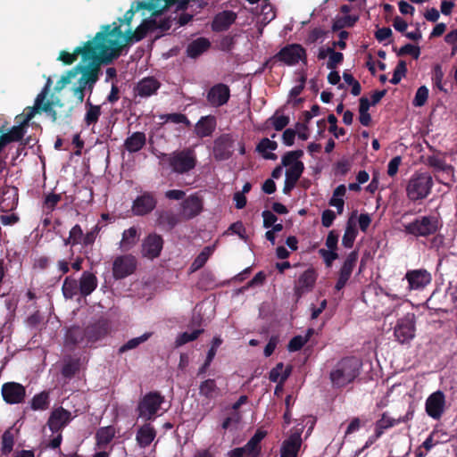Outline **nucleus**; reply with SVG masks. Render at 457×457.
<instances>
[{
	"mask_svg": "<svg viewBox=\"0 0 457 457\" xmlns=\"http://www.w3.org/2000/svg\"><path fill=\"white\" fill-rule=\"evenodd\" d=\"M106 32H97L93 39L87 41L82 46L76 47L72 53L61 51L58 60L64 65L72 64L81 55L83 62L88 60L98 61V62L110 63L117 59L118 43L116 41H105Z\"/></svg>",
	"mask_w": 457,
	"mask_h": 457,
	"instance_id": "obj_1",
	"label": "nucleus"
},
{
	"mask_svg": "<svg viewBox=\"0 0 457 457\" xmlns=\"http://www.w3.org/2000/svg\"><path fill=\"white\" fill-rule=\"evenodd\" d=\"M111 332L110 321L101 317L94 322L89 323L86 328L72 326L66 331L64 344L70 349L76 346L82 348L92 347L95 343L104 339Z\"/></svg>",
	"mask_w": 457,
	"mask_h": 457,
	"instance_id": "obj_2",
	"label": "nucleus"
},
{
	"mask_svg": "<svg viewBox=\"0 0 457 457\" xmlns=\"http://www.w3.org/2000/svg\"><path fill=\"white\" fill-rule=\"evenodd\" d=\"M155 25V19L151 17L145 19L134 31L129 29L126 32H123L120 25H117L116 22H113L112 25H104L100 32H106L105 41H116L118 43V58L126 45L139 42L147 33L154 31Z\"/></svg>",
	"mask_w": 457,
	"mask_h": 457,
	"instance_id": "obj_3",
	"label": "nucleus"
},
{
	"mask_svg": "<svg viewBox=\"0 0 457 457\" xmlns=\"http://www.w3.org/2000/svg\"><path fill=\"white\" fill-rule=\"evenodd\" d=\"M48 86L46 85L41 92L37 96L34 105L27 107L24 111L23 125H27L37 113L46 112L53 121L57 119H70L72 114L73 107L64 108V104L60 99L47 100Z\"/></svg>",
	"mask_w": 457,
	"mask_h": 457,
	"instance_id": "obj_4",
	"label": "nucleus"
},
{
	"mask_svg": "<svg viewBox=\"0 0 457 457\" xmlns=\"http://www.w3.org/2000/svg\"><path fill=\"white\" fill-rule=\"evenodd\" d=\"M361 362L356 357H346L339 361L330 372L334 386L343 387L354 380L359 374Z\"/></svg>",
	"mask_w": 457,
	"mask_h": 457,
	"instance_id": "obj_5",
	"label": "nucleus"
},
{
	"mask_svg": "<svg viewBox=\"0 0 457 457\" xmlns=\"http://www.w3.org/2000/svg\"><path fill=\"white\" fill-rule=\"evenodd\" d=\"M72 420L71 412L63 407L54 408L47 420L46 425L55 436L49 440L47 446L52 449L59 448L62 441V429Z\"/></svg>",
	"mask_w": 457,
	"mask_h": 457,
	"instance_id": "obj_6",
	"label": "nucleus"
},
{
	"mask_svg": "<svg viewBox=\"0 0 457 457\" xmlns=\"http://www.w3.org/2000/svg\"><path fill=\"white\" fill-rule=\"evenodd\" d=\"M172 171L178 174L187 173L194 170L197 163L196 154L191 147L177 150L170 154H162Z\"/></svg>",
	"mask_w": 457,
	"mask_h": 457,
	"instance_id": "obj_7",
	"label": "nucleus"
},
{
	"mask_svg": "<svg viewBox=\"0 0 457 457\" xmlns=\"http://www.w3.org/2000/svg\"><path fill=\"white\" fill-rule=\"evenodd\" d=\"M164 403V396L158 391L145 394L138 402L137 411L138 418L145 421L154 420L158 411Z\"/></svg>",
	"mask_w": 457,
	"mask_h": 457,
	"instance_id": "obj_8",
	"label": "nucleus"
},
{
	"mask_svg": "<svg viewBox=\"0 0 457 457\" xmlns=\"http://www.w3.org/2000/svg\"><path fill=\"white\" fill-rule=\"evenodd\" d=\"M440 227L437 215L420 216L404 225L406 233L414 237H428L435 234Z\"/></svg>",
	"mask_w": 457,
	"mask_h": 457,
	"instance_id": "obj_9",
	"label": "nucleus"
},
{
	"mask_svg": "<svg viewBox=\"0 0 457 457\" xmlns=\"http://www.w3.org/2000/svg\"><path fill=\"white\" fill-rule=\"evenodd\" d=\"M433 186L432 176L428 172H415L407 185V194L410 200H422L426 198Z\"/></svg>",
	"mask_w": 457,
	"mask_h": 457,
	"instance_id": "obj_10",
	"label": "nucleus"
},
{
	"mask_svg": "<svg viewBox=\"0 0 457 457\" xmlns=\"http://www.w3.org/2000/svg\"><path fill=\"white\" fill-rule=\"evenodd\" d=\"M415 323V315L412 312H407L397 320L394 328V335L400 344H408L414 338Z\"/></svg>",
	"mask_w": 457,
	"mask_h": 457,
	"instance_id": "obj_11",
	"label": "nucleus"
},
{
	"mask_svg": "<svg viewBox=\"0 0 457 457\" xmlns=\"http://www.w3.org/2000/svg\"><path fill=\"white\" fill-rule=\"evenodd\" d=\"M275 58L288 66H294L300 61L306 62V50L300 44H288L282 47L275 55Z\"/></svg>",
	"mask_w": 457,
	"mask_h": 457,
	"instance_id": "obj_12",
	"label": "nucleus"
},
{
	"mask_svg": "<svg viewBox=\"0 0 457 457\" xmlns=\"http://www.w3.org/2000/svg\"><path fill=\"white\" fill-rule=\"evenodd\" d=\"M235 137L230 133H223L213 141L212 156L216 161L228 160L234 152Z\"/></svg>",
	"mask_w": 457,
	"mask_h": 457,
	"instance_id": "obj_13",
	"label": "nucleus"
},
{
	"mask_svg": "<svg viewBox=\"0 0 457 457\" xmlns=\"http://www.w3.org/2000/svg\"><path fill=\"white\" fill-rule=\"evenodd\" d=\"M140 10L152 12V16H159L163 11L162 4H160L157 0L133 2L130 8L125 12L124 17L118 19L120 22L119 25L125 23L129 26L135 13Z\"/></svg>",
	"mask_w": 457,
	"mask_h": 457,
	"instance_id": "obj_14",
	"label": "nucleus"
},
{
	"mask_svg": "<svg viewBox=\"0 0 457 457\" xmlns=\"http://www.w3.org/2000/svg\"><path fill=\"white\" fill-rule=\"evenodd\" d=\"M137 269V259L131 254L120 255L112 263V275L115 279H122L133 274Z\"/></svg>",
	"mask_w": 457,
	"mask_h": 457,
	"instance_id": "obj_15",
	"label": "nucleus"
},
{
	"mask_svg": "<svg viewBox=\"0 0 457 457\" xmlns=\"http://www.w3.org/2000/svg\"><path fill=\"white\" fill-rule=\"evenodd\" d=\"M317 280V273L313 268H309L303 271L295 281L294 295L296 301H299L303 295L310 293L314 288Z\"/></svg>",
	"mask_w": 457,
	"mask_h": 457,
	"instance_id": "obj_16",
	"label": "nucleus"
},
{
	"mask_svg": "<svg viewBox=\"0 0 457 457\" xmlns=\"http://www.w3.org/2000/svg\"><path fill=\"white\" fill-rule=\"evenodd\" d=\"M1 394L6 403L20 404L25 401L26 388L18 382H5L2 385Z\"/></svg>",
	"mask_w": 457,
	"mask_h": 457,
	"instance_id": "obj_17",
	"label": "nucleus"
},
{
	"mask_svg": "<svg viewBox=\"0 0 457 457\" xmlns=\"http://www.w3.org/2000/svg\"><path fill=\"white\" fill-rule=\"evenodd\" d=\"M230 98L229 87L223 83L212 86L207 92L206 99L209 104L218 108L226 104Z\"/></svg>",
	"mask_w": 457,
	"mask_h": 457,
	"instance_id": "obj_18",
	"label": "nucleus"
},
{
	"mask_svg": "<svg viewBox=\"0 0 457 457\" xmlns=\"http://www.w3.org/2000/svg\"><path fill=\"white\" fill-rule=\"evenodd\" d=\"M302 445V430L296 429L285 439L280 448V457H297Z\"/></svg>",
	"mask_w": 457,
	"mask_h": 457,
	"instance_id": "obj_19",
	"label": "nucleus"
},
{
	"mask_svg": "<svg viewBox=\"0 0 457 457\" xmlns=\"http://www.w3.org/2000/svg\"><path fill=\"white\" fill-rule=\"evenodd\" d=\"M163 247V239L156 233L149 234L142 244V254L148 259L157 258Z\"/></svg>",
	"mask_w": 457,
	"mask_h": 457,
	"instance_id": "obj_20",
	"label": "nucleus"
},
{
	"mask_svg": "<svg viewBox=\"0 0 457 457\" xmlns=\"http://www.w3.org/2000/svg\"><path fill=\"white\" fill-rule=\"evenodd\" d=\"M87 64L79 63L77 64L73 70H76V76L79 73H81V77L83 79H86L88 82V87L92 89L94 84L98 79V72H99V65L106 64L105 62H98V61L88 60Z\"/></svg>",
	"mask_w": 457,
	"mask_h": 457,
	"instance_id": "obj_21",
	"label": "nucleus"
},
{
	"mask_svg": "<svg viewBox=\"0 0 457 457\" xmlns=\"http://www.w3.org/2000/svg\"><path fill=\"white\" fill-rule=\"evenodd\" d=\"M445 395L441 391H436L428 397L426 401V411L429 417L438 420L445 411Z\"/></svg>",
	"mask_w": 457,
	"mask_h": 457,
	"instance_id": "obj_22",
	"label": "nucleus"
},
{
	"mask_svg": "<svg viewBox=\"0 0 457 457\" xmlns=\"http://www.w3.org/2000/svg\"><path fill=\"white\" fill-rule=\"evenodd\" d=\"M410 290H420L431 282V275L426 270H414L406 273Z\"/></svg>",
	"mask_w": 457,
	"mask_h": 457,
	"instance_id": "obj_23",
	"label": "nucleus"
},
{
	"mask_svg": "<svg viewBox=\"0 0 457 457\" xmlns=\"http://www.w3.org/2000/svg\"><path fill=\"white\" fill-rule=\"evenodd\" d=\"M217 127V119L214 115L202 116L195 126V134L199 138L208 137L212 135Z\"/></svg>",
	"mask_w": 457,
	"mask_h": 457,
	"instance_id": "obj_24",
	"label": "nucleus"
},
{
	"mask_svg": "<svg viewBox=\"0 0 457 457\" xmlns=\"http://www.w3.org/2000/svg\"><path fill=\"white\" fill-rule=\"evenodd\" d=\"M237 15L233 11H223L217 13L212 21V29L215 32L228 30L236 21Z\"/></svg>",
	"mask_w": 457,
	"mask_h": 457,
	"instance_id": "obj_25",
	"label": "nucleus"
},
{
	"mask_svg": "<svg viewBox=\"0 0 457 457\" xmlns=\"http://www.w3.org/2000/svg\"><path fill=\"white\" fill-rule=\"evenodd\" d=\"M401 306L400 301L398 298L391 296L389 295H384L379 297L378 300V304L376 305L377 314L384 317H387L391 315L393 312H396Z\"/></svg>",
	"mask_w": 457,
	"mask_h": 457,
	"instance_id": "obj_26",
	"label": "nucleus"
},
{
	"mask_svg": "<svg viewBox=\"0 0 457 457\" xmlns=\"http://www.w3.org/2000/svg\"><path fill=\"white\" fill-rule=\"evenodd\" d=\"M427 165L433 168L435 173H442L445 179H453V167L446 163L445 160L439 155H430L427 158Z\"/></svg>",
	"mask_w": 457,
	"mask_h": 457,
	"instance_id": "obj_27",
	"label": "nucleus"
},
{
	"mask_svg": "<svg viewBox=\"0 0 457 457\" xmlns=\"http://www.w3.org/2000/svg\"><path fill=\"white\" fill-rule=\"evenodd\" d=\"M156 436V430L151 423L145 421V423L139 427L137 435L136 441L141 448L149 446Z\"/></svg>",
	"mask_w": 457,
	"mask_h": 457,
	"instance_id": "obj_28",
	"label": "nucleus"
},
{
	"mask_svg": "<svg viewBox=\"0 0 457 457\" xmlns=\"http://www.w3.org/2000/svg\"><path fill=\"white\" fill-rule=\"evenodd\" d=\"M267 436V432L262 429H257L254 435L243 446L246 452V457H259L262 447L261 442Z\"/></svg>",
	"mask_w": 457,
	"mask_h": 457,
	"instance_id": "obj_29",
	"label": "nucleus"
},
{
	"mask_svg": "<svg viewBox=\"0 0 457 457\" xmlns=\"http://www.w3.org/2000/svg\"><path fill=\"white\" fill-rule=\"evenodd\" d=\"M160 86L161 84L156 79L153 77L145 78L136 87L137 95L141 97H149L156 93Z\"/></svg>",
	"mask_w": 457,
	"mask_h": 457,
	"instance_id": "obj_30",
	"label": "nucleus"
},
{
	"mask_svg": "<svg viewBox=\"0 0 457 457\" xmlns=\"http://www.w3.org/2000/svg\"><path fill=\"white\" fill-rule=\"evenodd\" d=\"M412 417L413 411H408L405 416L398 418H392L387 414H383L382 418L377 422V436H380L383 429L394 427L402 422H406L411 420Z\"/></svg>",
	"mask_w": 457,
	"mask_h": 457,
	"instance_id": "obj_31",
	"label": "nucleus"
},
{
	"mask_svg": "<svg viewBox=\"0 0 457 457\" xmlns=\"http://www.w3.org/2000/svg\"><path fill=\"white\" fill-rule=\"evenodd\" d=\"M157 215V225L167 231L173 229L179 222V217H181L180 214H176L171 211H158Z\"/></svg>",
	"mask_w": 457,
	"mask_h": 457,
	"instance_id": "obj_32",
	"label": "nucleus"
},
{
	"mask_svg": "<svg viewBox=\"0 0 457 457\" xmlns=\"http://www.w3.org/2000/svg\"><path fill=\"white\" fill-rule=\"evenodd\" d=\"M116 429L113 426L101 427L96 430V441L99 449L105 448L115 437Z\"/></svg>",
	"mask_w": 457,
	"mask_h": 457,
	"instance_id": "obj_33",
	"label": "nucleus"
},
{
	"mask_svg": "<svg viewBox=\"0 0 457 457\" xmlns=\"http://www.w3.org/2000/svg\"><path fill=\"white\" fill-rule=\"evenodd\" d=\"M211 46L210 41L205 37H198L187 45V55L195 59L206 52Z\"/></svg>",
	"mask_w": 457,
	"mask_h": 457,
	"instance_id": "obj_34",
	"label": "nucleus"
},
{
	"mask_svg": "<svg viewBox=\"0 0 457 457\" xmlns=\"http://www.w3.org/2000/svg\"><path fill=\"white\" fill-rule=\"evenodd\" d=\"M145 134L144 132L137 131L127 137L124 142V146L128 152L136 153L140 151L145 146Z\"/></svg>",
	"mask_w": 457,
	"mask_h": 457,
	"instance_id": "obj_35",
	"label": "nucleus"
},
{
	"mask_svg": "<svg viewBox=\"0 0 457 457\" xmlns=\"http://www.w3.org/2000/svg\"><path fill=\"white\" fill-rule=\"evenodd\" d=\"M79 293L84 295H89L97 287L96 277L88 271H84L79 280Z\"/></svg>",
	"mask_w": 457,
	"mask_h": 457,
	"instance_id": "obj_36",
	"label": "nucleus"
},
{
	"mask_svg": "<svg viewBox=\"0 0 457 457\" xmlns=\"http://www.w3.org/2000/svg\"><path fill=\"white\" fill-rule=\"evenodd\" d=\"M85 108H86V113L84 116V122H85L86 126L89 127L92 125H96L98 122L99 118L102 114L101 106L93 104L90 102V99L87 98V100L85 104Z\"/></svg>",
	"mask_w": 457,
	"mask_h": 457,
	"instance_id": "obj_37",
	"label": "nucleus"
},
{
	"mask_svg": "<svg viewBox=\"0 0 457 457\" xmlns=\"http://www.w3.org/2000/svg\"><path fill=\"white\" fill-rule=\"evenodd\" d=\"M139 234L136 227H130L125 229L122 233V238L120 242V248L122 251H129L131 249L138 241Z\"/></svg>",
	"mask_w": 457,
	"mask_h": 457,
	"instance_id": "obj_38",
	"label": "nucleus"
},
{
	"mask_svg": "<svg viewBox=\"0 0 457 457\" xmlns=\"http://www.w3.org/2000/svg\"><path fill=\"white\" fill-rule=\"evenodd\" d=\"M203 202H181L180 216L189 220L198 215L203 210Z\"/></svg>",
	"mask_w": 457,
	"mask_h": 457,
	"instance_id": "obj_39",
	"label": "nucleus"
},
{
	"mask_svg": "<svg viewBox=\"0 0 457 457\" xmlns=\"http://www.w3.org/2000/svg\"><path fill=\"white\" fill-rule=\"evenodd\" d=\"M50 406V392L42 391L36 394L30 401V408L33 411H46Z\"/></svg>",
	"mask_w": 457,
	"mask_h": 457,
	"instance_id": "obj_40",
	"label": "nucleus"
},
{
	"mask_svg": "<svg viewBox=\"0 0 457 457\" xmlns=\"http://www.w3.org/2000/svg\"><path fill=\"white\" fill-rule=\"evenodd\" d=\"M80 364V358H69V360L64 361L61 370L62 376L64 378H72L77 373H79Z\"/></svg>",
	"mask_w": 457,
	"mask_h": 457,
	"instance_id": "obj_41",
	"label": "nucleus"
},
{
	"mask_svg": "<svg viewBox=\"0 0 457 457\" xmlns=\"http://www.w3.org/2000/svg\"><path fill=\"white\" fill-rule=\"evenodd\" d=\"M278 148L276 141L270 140L268 137L262 138L256 146V150L261 153L263 158L267 160H276L277 155L273 153H266L267 150L274 151Z\"/></svg>",
	"mask_w": 457,
	"mask_h": 457,
	"instance_id": "obj_42",
	"label": "nucleus"
},
{
	"mask_svg": "<svg viewBox=\"0 0 457 457\" xmlns=\"http://www.w3.org/2000/svg\"><path fill=\"white\" fill-rule=\"evenodd\" d=\"M156 202H132L130 213L127 214L128 217L131 216H143L151 212L155 208Z\"/></svg>",
	"mask_w": 457,
	"mask_h": 457,
	"instance_id": "obj_43",
	"label": "nucleus"
},
{
	"mask_svg": "<svg viewBox=\"0 0 457 457\" xmlns=\"http://www.w3.org/2000/svg\"><path fill=\"white\" fill-rule=\"evenodd\" d=\"M212 253V249L210 246H205L202 252L195 257V259L193 261L190 270L192 272H195L201 268H203L205 263L207 262L208 259Z\"/></svg>",
	"mask_w": 457,
	"mask_h": 457,
	"instance_id": "obj_44",
	"label": "nucleus"
},
{
	"mask_svg": "<svg viewBox=\"0 0 457 457\" xmlns=\"http://www.w3.org/2000/svg\"><path fill=\"white\" fill-rule=\"evenodd\" d=\"M151 336L152 333L146 332L138 337L129 339L128 342H126L119 348L118 353L121 354L129 350L137 348L139 345L147 341Z\"/></svg>",
	"mask_w": 457,
	"mask_h": 457,
	"instance_id": "obj_45",
	"label": "nucleus"
},
{
	"mask_svg": "<svg viewBox=\"0 0 457 457\" xmlns=\"http://www.w3.org/2000/svg\"><path fill=\"white\" fill-rule=\"evenodd\" d=\"M279 110H277L275 113L270 117L266 123L270 124L276 131H281L289 123L290 119L287 115H278Z\"/></svg>",
	"mask_w": 457,
	"mask_h": 457,
	"instance_id": "obj_46",
	"label": "nucleus"
},
{
	"mask_svg": "<svg viewBox=\"0 0 457 457\" xmlns=\"http://www.w3.org/2000/svg\"><path fill=\"white\" fill-rule=\"evenodd\" d=\"M217 390L218 386L212 378L204 380L199 386V394L208 399H212Z\"/></svg>",
	"mask_w": 457,
	"mask_h": 457,
	"instance_id": "obj_47",
	"label": "nucleus"
},
{
	"mask_svg": "<svg viewBox=\"0 0 457 457\" xmlns=\"http://www.w3.org/2000/svg\"><path fill=\"white\" fill-rule=\"evenodd\" d=\"M2 447L1 451L4 455H8L12 450L14 446V435L12 432V428L6 429L2 436Z\"/></svg>",
	"mask_w": 457,
	"mask_h": 457,
	"instance_id": "obj_48",
	"label": "nucleus"
},
{
	"mask_svg": "<svg viewBox=\"0 0 457 457\" xmlns=\"http://www.w3.org/2000/svg\"><path fill=\"white\" fill-rule=\"evenodd\" d=\"M65 298H73L79 291V287L76 279L67 277L62 287Z\"/></svg>",
	"mask_w": 457,
	"mask_h": 457,
	"instance_id": "obj_49",
	"label": "nucleus"
},
{
	"mask_svg": "<svg viewBox=\"0 0 457 457\" xmlns=\"http://www.w3.org/2000/svg\"><path fill=\"white\" fill-rule=\"evenodd\" d=\"M371 105V103L369 101L367 97H361L360 99V106H359V120L363 126H368L370 121V115L369 113V109Z\"/></svg>",
	"mask_w": 457,
	"mask_h": 457,
	"instance_id": "obj_50",
	"label": "nucleus"
},
{
	"mask_svg": "<svg viewBox=\"0 0 457 457\" xmlns=\"http://www.w3.org/2000/svg\"><path fill=\"white\" fill-rule=\"evenodd\" d=\"M160 119L164 120V122H172L175 124H184L186 127H191V121L188 120L187 115L179 112H172L162 114L160 116Z\"/></svg>",
	"mask_w": 457,
	"mask_h": 457,
	"instance_id": "obj_51",
	"label": "nucleus"
},
{
	"mask_svg": "<svg viewBox=\"0 0 457 457\" xmlns=\"http://www.w3.org/2000/svg\"><path fill=\"white\" fill-rule=\"evenodd\" d=\"M357 236V229L354 224H352L351 220L347 222V226L345 234L342 238V244L346 248L353 247V242Z\"/></svg>",
	"mask_w": 457,
	"mask_h": 457,
	"instance_id": "obj_52",
	"label": "nucleus"
},
{
	"mask_svg": "<svg viewBox=\"0 0 457 457\" xmlns=\"http://www.w3.org/2000/svg\"><path fill=\"white\" fill-rule=\"evenodd\" d=\"M303 156V150H295L287 152L281 159V164L285 167L295 165L297 162H302L299 159Z\"/></svg>",
	"mask_w": 457,
	"mask_h": 457,
	"instance_id": "obj_53",
	"label": "nucleus"
},
{
	"mask_svg": "<svg viewBox=\"0 0 457 457\" xmlns=\"http://www.w3.org/2000/svg\"><path fill=\"white\" fill-rule=\"evenodd\" d=\"M204 329H195L192 332H183L179 334L176 339V346H181L187 343L192 342L198 338V337L204 333Z\"/></svg>",
	"mask_w": 457,
	"mask_h": 457,
	"instance_id": "obj_54",
	"label": "nucleus"
},
{
	"mask_svg": "<svg viewBox=\"0 0 457 457\" xmlns=\"http://www.w3.org/2000/svg\"><path fill=\"white\" fill-rule=\"evenodd\" d=\"M312 329H309L307 332V337H303L302 336L294 337L288 343L287 349L289 352H296L303 348V346L308 341V337L312 335Z\"/></svg>",
	"mask_w": 457,
	"mask_h": 457,
	"instance_id": "obj_55",
	"label": "nucleus"
},
{
	"mask_svg": "<svg viewBox=\"0 0 457 457\" xmlns=\"http://www.w3.org/2000/svg\"><path fill=\"white\" fill-rule=\"evenodd\" d=\"M353 270V269L348 266H345L344 264L342 265L339 272V277L335 286L336 290L340 291L345 287V284L347 283L348 279L351 277Z\"/></svg>",
	"mask_w": 457,
	"mask_h": 457,
	"instance_id": "obj_56",
	"label": "nucleus"
},
{
	"mask_svg": "<svg viewBox=\"0 0 457 457\" xmlns=\"http://www.w3.org/2000/svg\"><path fill=\"white\" fill-rule=\"evenodd\" d=\"M328 52H329V59L327 62V68L334 70L343 62L344 55L340 52H336L333 47H328Z\"/></svg>",
	"mask_w": 457,
	"mask_h": 457,
	"instance_id": "obj_57",
	"label": "nucleus"
},
{
	"mask_svg": "<svg viewBox=\"0 0 457 457\" xmlns=\"http://www.w3.org/2000/svg\"><path fill=\"white\" fill-rule=\"evenodd\" d=\"M428 97V89L425 86H421L418 88L414 100L413 105L416 107L423 106Z\"/></svg>",
	"mask_w": 457,
	"mask_h": 457,
	"instance_id": "obj_58",
	"label": "nucleus"
},
{
	"mask_svg": "<svg viewBox=\"0 0 457 457\" xmlns=\"http://www.w3.org/2000/svg\"><path fill=\"white\" fill-rule=\"evenodd\" d=\"M216 355V350L209 349L205 361L197 370V377L204 378Z\"/></svg>",
	"mask_w": 457,
	"mask_h": 457,
	"instance_id": "obj_59",
	"label": "nucleus"
},
{
	"mask_svg": "<svg viewBox=\"0 0 457 457\" xmlns=\"http://www.w3.org/2000/svg\"><path fill=\"white\" fill-rule=\"evenodd\" d=\"M83 237V231L79 225H75L70 231L69 238L66 244L77 245L80 244Z\"/></svg>",
	"mask_w": 457,
	"mask_h": 457,
	"instance_id": "obj_60",
	"label": "nucleus"
},
{
	"mask_svg": "<svg viewBox=\"0 0 457 457\" xmlns=\"http://www.w3.org/2000/svg\"><path fill=\"white\" fill-rule=\"evenodd\" d=\"M399 55H411L414 59H418L420 54V49L418 46L406 44L403 46L398 52Z\"/></svg>",
	"mask_w": 457,
	"mask_h": 457,
	"instance_id": "obj_61",
	"label": "nucleus"
},
{
	"mask_svg": "<svg viewBox=\"0 0 457 457\" xmlns=\"http://www.w3.org/2000/svg\"><path fill=\"white\" fill-rule=\"evenodd\" d=\"M319 254L323 258L328 267H330L332 262L338 258V254L335 250L321 248L319 250Z\"/></svg>",
	"mask_w": 457,
	"mask_h": 457,
	"instance_id": "obj_62",
	"label": "nucleus"
},
{
	"mask_svg": "<svg viewBox=\"0 0 457 457\" xmlns=\"http://www.w3.org/2000/svg\"><path fill=\"white\" fill-rule=\"evenodd\" d=\"M304 170L303 162H297L295 165L287 167L286 170V177L300 179Z\"/></svg>",
	"mask_w": 457,
	"mask_h": 457,
	"instance_id": "obj_63",
	"label": "nucleus"
},
{
	"mask_svg": "<svg viewBox=\"0 0 457 457\" xmlns=\"http://www.w3.org/2000/svg\"><path fill=\"white\" fill-rule=\"evenodd\" d=\"M227 232L237 235L241 239L246 240L245 228L242 221H237L232 223Z\"/></svg>",
	"mask_w": 457,
	"mask_h": 457,
	"instance_id": "obj_64",
	"label": "nucleus"
}]
</instances>
